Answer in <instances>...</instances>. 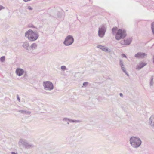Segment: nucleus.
<instances>
[{
    "instance_id": "19",
    "label": "nucleus",
    "mask_w": 154,
    "mask_h": 154,
    "mask_svg": "<svg viewBox=\"0 0 154 154\" xmlns=\"http://www.w3.org/2000/svg\"><path fill=\"white\" fill-rule=\"evenodd\" d=\"M118 28L116 27H113L112 29V33L114 34L116 32V31L117 29Z\"/></svg>"
},
{
    "instance_id": "16",
    "label": "nucleus",
    "mask_w": 154,
    "mask_h": 154,
    "mask_svg": "<svg viewBox=\"0 0 154 154\" xmlns=\"http://www.w3.org/2000/svg\"><path fill=\"white\" fill-rule=\"evenodd\" d=\"M132 41V39L131 38L125 40V45H130Z\"/></svg>"
},
{
    "instance_id": "23",
    "label": "nucleus",
    "mask_w": 154,
    "mask_h": 154,
    "mask_svg": "<svg viewBox=\"0 0 154 154\" xmlns=\"http://www.w3.org/2000/svg\"><path fill=\"white\" fill-rule=\"evenodd\" d=\"M61 69L62 71H65L66 69V67L65 66H62L61 67Z\"/></svg>"
},
{
    "instance_id": "22",
    "label": "nucleus",
    "mask_w": 154,
    "mask_h": 154,
    "mask_svg": "<svg viewBox=\"0 0 154 154\" xmlns=\"http://www.w3.org/2000/svg\"><path fill=\"white\" fill-rule=\"evenodd\" d=\"M5 56H2L0 58V60L2 62H3L5 61Z\"/></svg>"
},
{
    "instance_id": "24",
    "label": "nucleus",
    "mask_w": 154,
    "mask_h": 154,
    "mask_svg": "<svg viewBox=\"0 0 154 154\" xmlns=\"http://www.w3.org/2000/svg\"><path fill=\"white\" fill-rule=\"evenodd\" d=\"M28 26L29 28H36V27H35L34 26L33 24H29L28 25Z\"/></svg>"
},
{
    "instance_id": "20",
    "label": "nucleus",
    "mask_w": 154,
    "mask_h": 154,
    "mask_svg": "<svg viewBox=\"0 0 154 154\" xmlns=\"http://www.w3.org/2000/svg\"><path fill=\"white\" fill-rule=\"evenodd\" d=\"M151 27L152 33L154 35V22L152 23Z\"/></svg>"
},
{
    "instance_id": "30",
    "label": "nucleus",
    "mask_w": 154,
    "mask_h": 154,
    "mask_svg": "<svg viewBox=\"0 0 154 154\" xmlns=\"http://www.w3.org/2000/svg\"><path fill=\"white\" fill-rule=\"evenodd\" d=\"M28 9L30 10H32V8L30 6L28 7Z\"/></svg>"
},
{
    "instance_id": "11",
    "label": "nucleus",
    "mask_w": 154,
    "mask_h": 154,
    "mask_svg": "<svg viewBox=\"0 0 154 154\" xmlns=\"http://www.w3.org/2000/svg\"><path fill=\"white\" fill-rule=\"evenodd\" d=\"M63 120L66 122L69 121L70 122L75 123H79L82 122L81 120H73L66 118H63Z\"/></svg>"
},
{
    "instance_id": "2",
    "label": "nucleus",
    "mask_w": 154,
    "mask_h": 154,
    "mask_svg": "<svg viewBox=\"0 0 154 154\" xmlns=\"http://www.w3.org/2000/svg\"><path fill=\"white\" fill-rule=\"evenodd\" d=\"M130 143L134 148H137L141 145L142 142L141 139L138 137L132 136L129 139Z\"/></svg>"
},
{
    "instance_id": "1",
    "label": "nucleus",
    "mask_w": 154,
    "mask_h": 154,
    "mask_svg": "<svg viewBox=\"0 0 154 154\" xmlns=\"http://www.w3.org/2000/svg\"><path fill=\"white\" fill-rule=\"evenodd\" d=\"M39 35L37 31H33L31 29L27 31L25 33V37L30 42H34L38 38Z\"/></svg>"
},
{
    "instance_id": "32",
    "label": "nucleus",
    "mask_w": 154,
    "mask_h": 154,
    "mask_svg": "<svg viewBox=\"0 0 154 154\" xmlns=\"http://www.w3.org/2000/svg\"><path fill=\"white\" fill-rule=\"evenodd\" d=\"M122 57H125V58H126L127 57L124 54H122Z\"/></svg>"
},
{
    "instance_id": "12",
    "label": "nucleus",
    "mask_w": 154,
    "mask_h": 154,
    "mask_svg": "<svg viewBox=\"0 0 154 154\" xmlns=\"http://www.w3.org/2000/svg\"><path fill=\"white\" fill-rule=\"evenodd\" d=\"M149 125L152 127L154 128V115H152L149 119Z\"/></svg>"
},
{
    "instance_id": "21",
    "label": "nucleus",
    "mask_w": 154,
    "mask_h": 154,
    "mask_svg": "<svg viewBox=\"0 0 154 154\" xmlns=\"http://www.w3.org/2000/svg\"><path fill=\"white\" fill-rule=\"evenodd\" d=\"M153 77L151 76V78H150V85L151 86H152L153 85Z\"/></svg>"
},
{
    "instance_id": "13",
    "label": "nucleus",
    "mask_w": 154,
    "mask_h": 154,
    "mask_svg": "<svg viewBox=\"0 0 154 154\" xmlns=\"http://www.w3.org/2000/svg\"><path fill=\"white\" fill-rule=\"evenodd\" d=\"M29 46V43L27 42H24L23 43L22 46L23 47L27 50L29 51V49L28 48Z\"/></svg>"
},
{
    "instance_id": "17",
    "label": "nucleus",
    "mask_w": 154,
    "mask_h": 154,
    "mask_svg": "<svg viewBox=\"0 0 154 154\" xmlns=\"http://www.w3.org/2000/svg\"><path fill=\"white\" fill-rule=\"evenodd\" d=\"M37 47V45L36 43H33L31 45L29 48H31V49L34 50L36 49Z\"/></svg>"
},
{
    "instance_id": "29",
    "label": "nucleus",
    "mask_w": 154,
    "mask_h": 154,
    "mask_svg": "<svg viewBox=\"0 0 154 154\" xmlns=\"http://www.w3.org/2000/svg\"><path fill=\"white\" fill-rule=\"evenodd\" d=\"M5 8L3 6L0 5V11L2 9Z\"/></svg>"
},
{
    "instance_id": "6",
    "label": "nucleus",
    "mask_w": 154,
    "mask_h": 154,
    "mask_svg": "<svg viewBox=\"0 0 154 154\" xmlns=\"http://www.w3.org/2000/svg\"><path fill=\"white\" fill-rule=\"evenodd\" d=\"M74 39L73 36L69 35L66 37L63 42V44L66 46H68L71 45L74 42Z\"/></svg>"
},
{
    "instance_id": "3",
    "label": "nucleus",
    "mask_w": 154,
    "mask_h": 154,
    "mask_svg": "<svg viewBox=\"0 0 154 154\" xmlns=\"http://www.w3.org/2000/svg\"><path fill=\"white\" fill-rule=\"evenodd\" d=\"M127 36L126 31L124 29H119L116 33L115 38L117 40L124 39Z\"/></svg>"
},
{
    "instance_id": "26",
    "label": "nucleus",
    "mask_w": 154,
    "mask_h": 154,
    "mask_svg": "<svg viewBox=\"0 0 154 154\" xmlns=\"http://www.w3.org/2000/svg\"><path fill=\"white\" fill-rule=\"evenodd\" d=\"M120 43L122 45H125V40H122L120 41Z\"/></svg>"
},
{
    "instance_id": "7",
    "label": "nucleus",
    "mask_w": 154,
    "mask_h": 154,
    "mask_svg": "<svg viewBox=\"0 0 154 154\" xmlns=\"http://www.w3.org/2000/svg\"><path fill=\"white\" fill-rule=\"evenodd\" d=\"M20 142L21 143L25 148L27 149L32 148L34 146L32 144H29L28 142L24 139H20Z\"/></svg>"
},
{
    "instance_id": "9",
    "label": "nucleus",
    "mask_w": 154,
    "mask_h": 154,
    "mask_svg": "<svg viewBox=\"0 0 154 154\" xmlns=\"http://www.w3.org/2000/svg\"><path fill=\"white\" fill-rule=\"evenodd\" d=\"M97 47L105 52H107L109 53L111 52V50L109 49H108L107 47L101 45H97Z\"/></svg>"
},
{
    "instance_id": "34",
    "label": "nucleus",
    "mask_w": 154,
    "mask_h": 154,
    "mask_svg": "<svg viewBox=\"0 0 154 154\" xmlns=\"http://www.w3.org/2000/svg\"><path fill=\"white\" fill-rule=\"evenodd\" d=\"M119 95H120V96H121V97H122L123 96V94L122 93H120Z\"/></svg>"
},
{
    "instance_id": "18",
    "label": "nucleus",
    "mask_w": 154,
    "mask_h": 154,
    "mask_svg": "<svg viewBox=\"0 0 154 154\" xmlns=\"http://www.w3.org/2000/svg\"><path fill=\"white\" fill-rule=\"evenodd\" d=\"M24 75L23 78L24 81H26L27 80L28 75L26 72H24Z\"/></svg>"
},
{
    "instance_id": "27",
    "label": "nucleus",
    "mask_w": 154,
    "mask_h": 154,
    "mask_svg": "<svg viewBox=\"0 0 154 154\" xmlns=\"http://www.w3.org/2000/svg\"><path fill=\"white\" fill-rule=\"evenodd\" d=\"M123 64V62L122 60H119V65H122Z\"/></svg>"
},
{
    "instance_id": "25",
    "label": "nucleus",
    "mask_w": 154,
    "mask_h": 154,
    "mask_svg": "<svg viewBox=\"0 0 154 154\" xmlns=\"http://www.w3.org/2000/svg\"><path fill=\"white\" fill-rule=\"evenodd\" d=\"M88 84V82H85L83 83V85L84 86L86 87L87 86Z\"/></svg>"
},
{
    "instance_id": "33",
    "label": "nucleus",
    "mask_w": 154,
    "mask_h": 154,
    "mask_svg": "<svg viewBox=\"0 0 154 154\" xmlns=\"http://www.w3.org/2000/svg\"><path fill=\"white\" fill-rule=\"evenodd\" d=\"M125 73V74L127 75L128 76H129V75L127 73V72L126 71H125V72H124Z\"/></svg>"
},
{
    "instance_id": "14",
    "label": "nucleus",
    "mask_w": 154,
    "mask_h": 154,
    "mask_svg": "<svg viewBox=\"0 0 154 154\" xmlns=\"http://www.w3.org/2000/svg\"><path fill=\"white\" fill-rule=\"evenodd\" d=\"M18 112H20L22 114H27L28 115H30L31 112L30 111L25 110H18L17 111Z\"/></svg>"
},
{
    "instance_id": "37",
    "label": "nucleus",
    "mask_w": 154,
    "mask_h": 154,
    "mask_svg": "<svg viewBox=\"0 0 154 154\" xmlns=\"http://www.w3.org/2000/svg\"><path fill=\"white\" fill-rule=\"evenodd\" d=\"M153 63H154V55L153 56Z\"/></svg>"
},
{
    "instance_id": "28",
    "label": "nucleus",
    "mask_w": 154,
    "mask_h": 154,
    "mask_svg": "<svg viewBox=\"0 0 154 154\" xmlns=\"http://www.w3.org/2000/svg\"><path fill=\"white\" fill-rule=\"evenodd\" d=\"M121 69L123 72H124L126 71L125 67H123L122 68H121Z\"/></svg>"
},
{
    "instance_id": "38",
    "label": "nucleus",
    "mask_w": 154,
    "mask_h": 154,
    "mask_svg": "<svg viewBox=\"0 0 154 154\" xmlns=\"http://www.w3.org/2000/svg\"><path fill=\"white\" fill-rule=\"evenodd\" d=\"M67 124L68 125L69 124V122H67Z\"/></svg>"
},
{
    "instance_id": "4",
    "label": "nucleus",
    "mask_w": 154,
    "mask_h": 154,
    "mask_svg": "<svg viewBox=\"0 0 154 154\" xmlns=\"http://www.w3.org/2000/svg\"><path fill=\"white\" fill-rule=\"evenodd\" d=\"M43 85L44 89L45 90L51 91L54 88L53 84L49 81H44Z\"/></svg>"
},
{
    "instance_id": "35",
    "label": "nucleus",
    "mask_w": 154,
    "mask_h": 154,
    "mask_svg": "<svg viewBox=\"0 0 154 154\" xmlns=\"http://www.w3.org/2000/svg\"><path fill=\"white\" fill-rule=\"evenodd\" d=\"M120 66H121V68H122L123 67H125V66L123 64H122V65H120Z\"/></svg>"
},
{
    "instance_id": "36",
    "label": "nucleus",
    "mask_w": 154,
    "mask_h": 154,
    "mask_svg": "<svg viewBox=\"0 0 154 154\" xmlns=\"http://www.w3.org/2000/svg\"><path fill=\"white\" fill-rule=\"evenodd\" d=\"M11 153V154H17V153H15L14 152H12Z\"/></svg>"
},
{
    "instance_id": "5",
    "label": "nucleus",
    "mask_w": 154,
    "mask_h": 154,
    "mask_svg": "<svg viewBox=\"0 0 154 154\" xmlns=\"http://www.w3.org/2000/svg\"><path fill=\"white\" fill-rule=\"evenodd\" d=\"M106 31V25L103 24L100 26L99 28L98 31V36L100 38H103L104 36Z\"/></svg>"
},
{
    "instance_id": "15",
    "label": "nucleus",
    "mask_w": 154,
    "mask_h": 154,
    "mask_svg": "<svg viewBox=\"0 0 154 154\" xmlns=\"http://www.w3.org/2000/svg\"><path fill=\"white\" fill-rule=\"evenodd\" d=\"M146 65V63L143 62H141L140 63L139 65L138 66V69H140Z\"/></svg>"
},
{
    "instance_id": "8",
    "label": "nucleus",
    "mask_w": 154,
    "mask_h": 154,
    "mask_svg": "<svg viewBox=\"0 0 154 154\" xmlns=\"http://www.w3.org/2000/svg\"><path fill=\"white\" fill-rule=\"evenodd\" d=\"M147 56V54L144 53H142L141 52H138L135 54L134 57L139 59L143 58Z\"/></svg>"
},
{
    "instance_id": "31",
    "label": "nucleus",
    "mask_w": 154,
    "mask_h": 154,
    "mask_svg": "<svg viewBox=\"0 0 154 154\" xmlns=\"http://www.w3.org/2000/svg\"><path fill=\"white\" fill-rule=\"evenodd\" d=\"M17 99L19 102L20 101V99L18 95H17Z\"/></svg>"
},
{
    "instance_id": "10",
    "label": "nucleus",
    "mask_w": 154,
    "mask_h": 154,
    "mask_svg": "<svg viewBox=\"0 0 154 154\" xmlns=\"http://www.w3.org/2000/svg\"><path fill=\"white\" fill-rule=\"evenodd\" d=\"M24 70L20 68H17L16 70V73L19 76L22 75L24 73Z\"/></svg>"
}]
</instances>
